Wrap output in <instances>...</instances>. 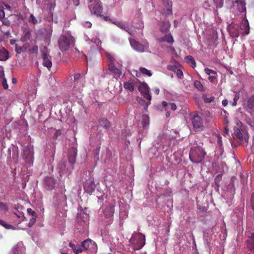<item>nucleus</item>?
<instances>
[{
	"mask_svg": "<svg viewBox=\"0 0 254 254\" xmlns=\"http://www.w3.org/2000/svg\"><path fill=\"white\" fill-rule=\"evenodd\" d=\"M83 26L85 28H90L92 26V24L89 21H85L82 23Z\"/></svg>",
	"mask_w": 254,
	"mask_h": 254,
	"instance_id": "09e8293b",
	"label": "nucleus"
},
{
	"mask_svg": "<svg viewBox=\"0 0 254 254\" xmlns=\"http://www.w3.org/2000/svg\"><path fill=\"white\" fill-rule=\"evenodd\" d=\"M15 51L17 53H20L21 52H23L21 47L16 46L15 48Z\"/></svg>",
	"mask_w": 254,
	"mask_h": 254,
	"instance_id": "0e129e2a",
	"label": "nucleus"
},
{
	"mask_svg": "<svg viewBox=\"0 0 254 254\" xmlns=\"http://www.w3.org/2000/svg\"><path fill=\"white\" fill-rule=\"evenodd\" d=\"M41 51L42 54L43 65L49 69L52 66L51 57L49 55V50L48 48L45 46L43 49H41Z\"/></svg>",
	"mask_w": 254,
	"mask_h": 254,
	"instance_id": "6e6552de",
	"label": "nucleus"
},
{
	"mask_svg": "<svg viewBox=\"0 0 254 254\" xmlns=\"http://www.w3.org/2000/svg\"><path fill=\"white\" fill-rule=\"evenodd\" d=\"M77 150L74 147H70L68 151V162L71 165H73L76 162Z\"/></svg>",
	"mask_w": 254,
	"mask_h": 254,
	"instance_id": "ddd939ff",
	"label": "nucleus"
},
{
	"mask_svg": "<svg viewBox=\"0 0 254 254\" xmlns=\"http://www.w3.org/2000/svg\"><path fill=\"white\" fill-rule=\"evenodd\" d=\"M222 180V175L220 174H219L216 176V177L215 178V183H216V185L217 186H219V182Z\"/></svg>",
	"mask_w": 254,
	"mask_h": 254,
	"instance_id": "49530a36",
	"label": "nucleus"
},
{
	"mask_svg": "<svg viewBox=\"0 0 254 254\" xmlns=\"http://www.w3.org/2000/svg\"><path fill=\"white\" fill-rule=\"evenodd\" d=\"M100 147H99L97 148V150H95L96 153L95 154V158L97 159V160H99L100 158L99 157V149Z\"/></svg>",
	"mask_w": 254,
	"mask_h": 254,
	"instance_id": "052dcab7",
	"label": "nucleus"
},
{
	"mask_svg": "<svg viewBox=\"0 0 254 254\" xmlns=\"http://www.w3.org/2000/svg\"><path fill=\"white\" fill-rule=\"evenodd\" d=\"M176 74H177V77L180 79L182 78V77L183 76V73L182 71L179 69H178L177 70Z\"/></svg>",
	"mask_w": 254,
	"mask_h": 254,
	"instance_id": "3c124183",
	"label": "nucleus"
},
{
	"mask_svg": "<svg viewBox=\"0 0 254 254\" xmlns=\"http://www.w3.org/2000/svg\"><path fill=\"white\" fill-rule=\"evenodd\" d=\"M99 123L100 126L106 129H109L111 127L110 122L105 118H101L99 120Z\"/></svg>",
	"mask_w": 254,
	"mask_h": 254,
	"instance_id": "cd10ccee",
	"label": "nucleus"
},
{
	"mask_svg": "<svg viewBox=\"0 0 254 254\" xmlns=\"http://www.w3.org/2000/svg\"><path fill=\"white\" fill-rule=\"evenodd\" d=\"M29 44L28 43H25L24 44L22 47L21 49H22L23 52H26L27 51L28 48L29 47Z\"/></svg>",
	"mask_w": 254,
	"mask_h": 254,
	"instance_id": "6e6d98bb",
	"label": "nucleus"
},
{
	"mask_svg": "<svg viewBox=\"0 0 254 254\" xmlns=\"http://www.w3.org/2000/svg\"><path fill=\"white\" fill-rule=\"evenodd\" d=\"M149 125V117L147 114H144L142 116L141 125L143 128H146Z\"/></svg>",
	"mask_w": 254,
	"mask_h": 254,
	"instance_id": "a878e982",
	"label": "nucleus"
},
{
	"mask_svg": "<svg viewBox=\"0 0 254 254\" xmlns=\"http://www.w3.org/2000/svg\"><path fill=\"white\" fill-rule=\"evenodd\" d=\"M23 158L24 161L29 164L32 165L33 162V152L29 148H25L23 150Z\"/></svg>",
	"mask_w": 254,
	"mask_h": 254,
	"instance_id": "f8f14e48",
	"label": "nucleus"
},
{
	"mask_svg": "<svg viewBox=\"0 0 254 254\" xmlns=\"http://www.w3.org/2000/svg\"><path fill=\"white\" fill-rule=\"evenodd\" d=\"M59 172L60 173V175L64 174H69L71 171L74 168L73 165H71L70 167H67L66 163L64 161H61L57 167Z\"/></svg>",
	"mask_w": 254,
	"mask_h": 254,
	"instance_id": "9b49d317",
	"label": "nucleus"
},
{
	"mask_svg": "<svg viewBox=\"0 0 254 254\" xmlns=\"http://www.w3.org/2000/svg\"><path fill=\"white\" fill-rule=\"evenodd\" d=\"M36 222V218H32V219H31L30 220V221L29 222V224H28V226L29 227H31Z\"/></svg>",
	"mask_w": 254,
	"mask_h": 254,
	"instance_id": "13d9d810",
	"label": "nucleus"
},
{
	"mask_svg": "<svg viewBox=\"0 0 254 254\" xmlns=\"http://www.w3.org/2000/svg\"><path fill=\"white\" fill-rule=\"evenodd\" d=\"M136 82L135 85L138 88V90L141 93L142 97L144 98L151 101L152 99V95L150 92V89L148 85L145 82H140L137 79L135 78Z\"/></svg>",
	"mask_w": 254,
	"mask_h": 254,
	"instance_id": "39448f33",
	"label": "nucleus"
},
{
	"mask_svg": "<svg viewBox=\"0 0 254 254\" xmlns=\"http://www.w3.org/2000/svg\"><path fill=\"white\" fill-rule=\"evenodd\" d=\"M27 213L32 215L33 217L36 216V213L34 211H33L31 208H28L27 210Z\"/></svg>",
	"mask_w": 254,
	"mask_h": 254,
	"instance_id": "8fccbe9b",
	"label": "nucleus"
},
{
	"mask_svg": "<svg viewBox=\"0 0 254 254\" xmlns=\"http://www.w3.org/2000/svg\"><path fill=\"white\" fill-rule=\"evenodd\" d=\"M239 29L243 36L248 34L250 31L248 21L247 20H243L239 26Z\"/></svg>",
	"mask_w": 254,
	"mask_h": 254,
	"instance_id": "a211bd4d",
	"label": "nucleus"
},
{
	"mask_svg": "<svg viewBox=\"0 0 254 254\" xmlns=\"http://www.w3.org/2000/svg\"><path fill=\"white\" fill-rule=\"evenodd\" d=\"M31 36V32L29 31H27L24 33V35L21 38V40L23 42H26L30 39Z\"/></svg>",
	"mask_w": 254,
	"mask_h": 254,
	"instance_id": "e433bc0d",
	"label": "nucleus"
},
{
	"mask_svg": "<svg viewBox=\"0 0 254 254\" xmlns=\"http://www.w3.org/2000/svg\"><path fill=\"white\" fill-rule=\"evenodd\" d=\"M0 225L7 229H15V227L11 225L7 224L5 222L1 219H0Z\"/></svg>",
	"mask_w": 254,
	"mask_h": 254,
	"instance_id": "f704fd0d",
	"label": "nucleus"
},
{
	"mask_svg": "<svg viewBox=\"0 0 254 254\" xmlns=\"http://www.w3.org/2000/svg\"><path fill=\"white\" fill-rule=\"evenodd\" d=\"M228 100H224L222 102V105L224 106H226L228 104Z\"/></svg>",
	"mask_w": 254,
	"mask_h": 254,
	"instance_id": "338daca9",
	"label": "nucleus"
},
{
	"mask_svg": "<svg viewBox=\"0 0 254 254\" xmlns=\"http://www.w3.org/2000/svg\"><path fill=\"white\" fill-rule=\"evenodd\" d=\"M44 187L48 190H52L55 188L56 180L50 177H47L44 180Z\"/></svg>",
	"mask_w": 254,
	"mask_h": 254,
	"instance_id": "2eb2a0df",
	"label": "nucleus"
},
{
	"mask_svg": "<svg viewBox=\"0 0 254 254\" xmlns=\"http://www.w3.org/2000/svg\"><path fill=\"white\" fill-rule=\"evenodd\" d=\"M233 6L236 4L238 11L241 13L246 11V2L245 0H231Z\"/></svg>",
	"mask_w": 254,
	"mask_h": 254,
	"instance_id": "4468645a",
	"label": "nucleus"
},
{
	"mask_svg": "<svg viewBox=\"0 0 254 254\" xmlns=\"http://www.w3.org/2000/svg\"><path fill=\"white\" fill-rule=\"evenodd\" d=\"M13 214L16 215L18 218H22L24 217V214L22 212H14Z\"/></svg>",
	"mask_w": 254,
	"mask_h": 254,
	"instance_id": "bf43d9fd",
	"label": "nucleus"
},
{
	"mask_svg": "<svg viewBox=\"0 0 254 254\" xmlns=\"http://www.w3.org/2000/svg\"><path fill=\"white\" fill-rule=\"evenodd\" d=\"M136 82V80L135 79L133 82L129 81L128 82V90L130 91H133L134 90V87H136L135 85V83Z\"/></svg>",
	"mask_w": 254,
	"mask_h": 254,
	"instance_id": "4c0bfd02",
	"label": "nucleus"
},
{
	"mask_svg": "<svg viewBox=\"0 0 254 254\" xmlns=\"http://www.w3.org/2000/svg\"><path fill=\"white\" fill-rule=\"evenodd\" d=\"M185 60L186 63L190 64L193 68L196 66V63L195 62L192 56H188L186 57Z\"/></svg>",
	"mask_w": 254,
	"mask_h": 254,
	"instance_id": "7c9ffc66",
	"label": "nucleus"
},
{
	"mask_svg": "<svg viewBox=\"0 0 254 254\" xmlns=\"http://www.w3.org/2000/svg\"><path fill=\"white\" fill-rule=\"evenodd\" d=\"M191 121L193 128L195 131H202L204 129V126L202 120L197 114L191 116Z\"/></svg>",
	"mask_w": 254,
	"mask_h": 254,
	"instance_id": "0eeeda50",
	"label": "nucleus"
},
{
	"mask_svg": "<svg viewBox=\"0 0 254 254\" xmlns=\"http://www.w3.org/2000/svg\"><path fill=\"white\" fill-rule=\"evenodd\" d=\"M239 98V94H236L235 96V97L233 99V102L232 103V105L233 106H235L237 105V102Z\"/></svg>",
	"mask_w": 254,
	"mask_h": 254,
	"instance_id": "de8ad7c7",
	"label": "nucleus"
},
{
	"mask_svg": "<svg viewBox=\"0 0 254 254\" xmlns=\"http://www.w3.org/2000/svg\"><path fill=\"white\" fill-rule=\"evenodd\" d=\"M92 13L97 15H101L103 8L101 5V2L100 0L94 2L89 6Z\"/></svg>",
	"mask_w": 254,
	"mask_h": 254,
	"instance_id": "9d476101",
	"label": "nucleus"
},
{
	"mask_svg": "<svg viewBox=\"0 0 254 254\" xmlns=\"http://www.w3.org/2000/svg\"><path fill=\"white\" fill-rule=\"evenodd\" d=\"M229 35L232 38L236 39L241 34L239 25L236 24L231 23L227 27ZM235 41H236L235 39Z\"/></svg>",
	"mask_w": 254,
	"mask_h": 254,
	"instance_id": "1a4fd4ad",
	"label": "nucleus"
},
{
	"mask_svg": "<svg viewBox=\"0 0 254 254\" xmlns=\"http://www.w3.org/2000/svg\"><path fill=\"white\" fill-rule=\"evenodd\" d=\"M216 78V75H213V74L209 75V76L208 77L209 80L211 82H214Z\"/></svg>",
	"mask_w": 254,
	"mask_h": 254,
	"instance_id": "4d7b16f0",
	"label": "nucleus"
},
{
	"mask_svg": "<svg viewBox=\"0 0 254 254\" xmlns=\"http://www.w3.org/2000/svg\"><path fill=\"white\" fill-rule=\"evenodd\" d=\"M248 108L251 110L253 109L254 107V95L250 97L247 102Z\"/></svg>",
	"mask_w": 254,
	"mask_h": 254,
	"instance_id": "72a5a7b5",
	"label": "nucleus"
},
{
	"mask_svg": "<svg viewBox=\"0 0 254 254\" xmlns=\"http://www.w3.org/2000/svg\"><path fill=\"white\" fill-rule=\"evenodd\" d=\"M203 99L206 103H211V102H212L214 100V97L213 96L207 97L206 96L203 95Z\"/></svg>",
	"mask_w": 254,
	"mask_h": 254,
	"instance_id": "37998d69",
	"label": "nucleus"
},
{
	"mask_svg": "<svg viewBox=\"0 0 254 254\" xmlns=\"http://www.w3.org/2000/svg\"><path fill=\"white\" fill-rule=\"evenodd\" d=\"M170 23L169 21H163L160 26V30L161 32L166 33L169 30Z\"/></svg>",
	"mask_w": 254,
	"mask_h": 254,
	"instance_id": "5701e85b",
	"label": "nucleus"
},
{
	"mask_svg": "<svg viewBox=\"0 0 254 254\" xmlns=\"http://www.w3.org/2000/svg\"><path fill=\"white\" fill-rule=\"evenodd\" d=\"M166 9L162 11V14L165 15L172 14V2L171 0H162Z\"/></svg>",
	"mask_w": 254,
	"mask_h": 254,
	"instance_id": "f3484780",
	"label": "nucleus"
},
{
	"mask_svg": "<svg viewBox=\"0 0 254 254\" xmlns=\"http://www.w3.org/2000/svg\"><path fill=\"white\" fill-rule=\"evenodd\" d=\"M108 69L115 78L119 77L122 74L121 70L116 67V64H110L108 66Z\"/></svg>",
	"mask_w": 254,
	"mask_h": 254,
	"instance_id": "6ab92c4d",
	"label": "nucleus"
},
{
	"mask_svg": "<svg viewBox=\"0 0 254 254\" xmlns=\"http://www.w3.org/2000/svg\"><path fill=\"white\" fill-rule=\"evenodd\" d=\"M129 41L131 48L139 53L144 52L149 48V44L146 40H143L141 43H140L134 39L131 38L129 39Z\"/></svg>",
	"mask_w": 254,
	"mask_h": 254,
	"instance_id": "20e7f679",
	"label": "nucleus"
},
{
	"mask_svg": "<svg viewBox=\"0 0 254 254\" xmlns=\"http://www.w3.org/2000/svg\"><path fill=\"white\" fill-rule=\"evenodd\" d=\"M204 71L207 74L209 75L211 74L216 75V72L215 70L209 69L208 68H205L204 69Z\"/></svg>",
	"mask_w": 254,
	"mask_h": 254,
	"instance_id": "a19ab883",
	"label": "nucleus"
},
{
	"mask_svg": "<svg viewBox=\"0 0 254 254\" xmlns=\"http://www.w3.org/2000/svg\"><path fill=\"white\" fill-rule=\"evenodd\" d=\"M251 204H252L253 209L254 211V193L252 194V196Z\"/></svg>",
	"mask_w": 254,
	"mask_h": 254,
	"instance_id": "e2e57ef3",
	"label": "nucleus"
},
{
	"mask_svg": "<svg viewBox=\"0 0 254 254\" xmlns=\"http://www.w3.org/2000/svg\"><path fill=\"white\" fill-rule=\"evenodd\" d=\"M18 249V248L17 246L13 249V254H19V253L18 252L16 253V252H18V250H17Z\"/></svg>",
	"mask_w": 254,
	"mask_h": 254,
	"instance_id": "774afa93",
	"label": "nucleus"
},
{
	"mask_svg": "<svg viewBox=\"0 0 254 254\" xmlns=\"http://www.w3.org/2000/svg\"><path fill=\"white\" fill-rule=\"evenodd\" d=\"M157 40L159 42H167L168 43H172L174 42L173 38L170 34L165 35V36L157 38Z\"/></svg>",
	"mask_w": 254,
	"mask_h": 254,
	"instance_id": "4be33fe9",
	"label": "nucleus"
},
{
	"mask_svg": "<svg viewBox=\"0 0 254 254\" xmlns=\"http://www.w3.org/2000/svg\"><path fill=\"white\" fill-rule=\"evenodd\" d=\"M247 245L250 250H254V233H252L247 241Z\"/></svg>",
	"mask_w": 254,
	"mask_h": 254,
	"instance_id": "bb28decb",
	"label": "nucleus"
},
{
	"mask_svg": "<svg viewBox=\"0 0 254 254\" xmlns=\"http://www.w3.org/2000/svg\"><path fill=\"white\" fill-rule=\"evenodd\" d=\"M4 75V72L3 71V68L0 66V77H2Z\"/></svg>",
	"mask_w": 254,
	"mask_h": 254,
	"instance_id": "69168bd1",
	"label": "nucleus"
},
{
	"mask_svg": "<svg viewBox=\"0 0 254 254\" xmlns=\"http://www.w3.org/2000/svg\"><path fill=\"white\" fill-rule=\"evenodd\" d=\"M136 72V76L139 77L140 76L141 73L144 75H147V76L150 77L152 73L150 70H148L145 67H141L139 68V71H135Z\"/></svg>",
	"mask_w": 254,
	"mask_h": 254,
	"instance_id": "412c9836",
	"label": "nucleus"
},
{
	"mask_svg": "<svg viewBox=\"0 0 254 254\" xmlns=\"http://www.w3.org/2000/svg\"><path fill=\"white\" fill-rule=\"evenodd\" d=\"M236 126L234 127V134L240 140H244L246 143L248 142L249 136L248 133H245L242 134L241 131V128L242 127V122L238 119L235 120Z\"/></svg>",
	"mask_w": 254,
	"mask_h": 254,
	"instance_id": "423d86ee",
	"label": "nucleus"
},
{
	"mask_svg": "<svg viewBox=\"0 0 254 254\" xmlns=\"http://www.w3.org/2000/svg\"><path fill=\"white\" fill-rule=\"evenodd\" d=\"M69 247L71 248L75 254H79L83 251V249L80 248L79 245H75L74 244L70 243L69 244Z\"/></svg>",
	"mask_w": 254,
	"mask_h": 254,
	"instance_id": "c85d7f7f",
	"label": "nucleus"
},
{
	"mask_svg": "<svg viewBox=\"0 0 254 254\" xmlns=\"http://www.w3.org/2000/svg\"><path fill=\"white\" fill-rule=\"evenodd\" d=\"M74 38L72 36L61 35L58 40L59 46L62 51L67 50L70 46L74 45Z\"/></svg>",
	"mask_w": 254,
	"mask_h": 254,
	"instance_id": "7ed1b4c3",
	"label": "nucleus"
},
{
	"mask_svg": "<svg viewBox=\"0 0 254 254\" xmlns=\"http://www.w3.org/2000/svg\"><path fill=\"white\" fill-rule=\"evenodd\" d=\"M137 100L138 102L139 103V104L141 106L143 107L144 110L145 111H146L148 106L150 104L151 101H149L148 100H147V99L144 98L143 97L142 98V97H138L137 98Z\"/></svg>",
	"mask_w": 254,
	"mask_h": 254,
	"instance_id": "aec40b11",
	"label": "nucleus"
},
{
	"mask_svg": "<svg viewBox=\"0 0 254 254\" xmlns=\"http://www.w3.org/2000/svg\"><path fill=\"white\" fill-rule=\"evenodd\" d=\"M74 83L76 84L78 82V80H80L82 82L81 86H83V83L85 82V75L83 73H75L74 75Z\"/></svg>",
	"mask_w": 254,
	"mask_h": 254,
	"instance_id": "393cba45",
	"label": "nucleus"
},
{
	"mask_svg": "<svg viewBox=\"0 0 254 254\" xmlns=\"http://www.w3.org/2000/svg\"><path fill=\"white\" fill-rule=\"evenodd\" d=\"M0 207L5 210H8V206L6 204L0 202Z\"/></svg>",
	"mask_w": 254,
	"mask_h": 254,
	"instance_id": "5fc2aeb1",
	"label": "nucleus"
},
{
	"mask_svg": "<svg viewBox=\"0 0 254 254\" xmlns=\"http://www.w3.org/2000/svg\"><path fill=\"white\" fill-rule=\"evenodd\" d=\"M112 22L116 25L118 27L120 28L121 29L124 30L125 31H127V27L124 24H123L121 22L117 21H112Z\"/></svg>",
	"mask_w": 254,
	"mask_h": 254,
	"instance_id": "c9c22d12",
	"label": "nucleus"
},
{
	"mask_svg": "<svg viewBox=\"0 0 254 254\" xmlns=\"http://www.w3.org/2000/svg\"><path fill=\"white\" fill-rule=\"evenodd\" d=\"M162 106L165 108V110H169V109H171L173 111H175L177 109V106L174 103L163 101L162 102Z\"/></svg>",
	"mask_w": 254,
	"mask_h": 254,
	"instance_id": "b1692460",
	"label": "nucleus"
},
{
	"mask_svg": "<svg viewBox=\"0 0 254 254\" xmlns=\"http://www.w3.org/2000/svg\"><path fill=\"white\" fill-rule=\"evenodd\" d=\"M95 187V183L92 180L86 181L84 184V189L89 194H91L94 191Z\"/></svg>",
	"mask_w": 254,
	"mask_h": 254,
	"instance_id": "dca6fc26",
	"label": "nucleus"
},
{
	"mask_svg": "<svg viewBox=\"0 0 254 254\" xmlns=\"http://www.w3.org/2000/svg\"><path fill=\"white\" fill-rule=\"evenodd\" d=\"M228 188L230 190V193L233 195L235 192V189L233 183L231 182L228 186Z\"/></svg>",
	"mask_w": 254,
	"mask_h": 254,
	"instance_id": "79ce46f5",
	"label": "nucleus"
},
{
	"mask_svg": "<svg viewBox=\"0 0 254 254\" xmlns=\"http://www.w3.org/2000/svg\"><path fill=\"white\" fill-rule=\"evenodd\" d=\"M28 21L30 23H32L33 25H35L38 23V19L32 14L30 15L29 18H28Z\"/></svg>",
	"mask_w": 254,
	"mask_h": 254,
	"instance_id": "58836bf2",
	"label": "nucleus"
},
{
	"mask_svg": "<svg viewBox=\"0 0 254 254\" xmlns=\"http://www.w3.org/2000/svg\"><path fill=\"white\" fill-rule=\"evenodd\" d=\"M106 56L108 59V65H109L110 64H116V60L114 58L113 55L109 53H106Z\"/></svg>",
	"mask_w": 254,
	"mask_h": 254,
	"instance_id": "473e14b6",
	"label": "nucleus"
},
{
	"mask_svg": "<svg viewBox=\"0 0 254 254\" xmlns=\"http://www.w3.org/2000/svg\"><path fill=\"white\" fill-rule=\"evenodd\" d=\"M129 243L133 250H139L145 245V236L140 233H134L129 240Z\"/></svg>",
	"mask_w": 254,
	"mask_h": 254,
	"instance_id": "f03ea898",
	"label": "nucleus"
},
{
	"mask_svg": "<svg viewBox=\"0 0 254 254\" xmlns=\"http://www.w3.org/2000/svg\"><path fill=\"white\" fill-rule=\"evenodd\" d=\"M206 153L203 149L199 146L192 147L189 153L190 160L195 164L201 163Z\"/></svg>",
	"mask_w": 254,
	"mask_h": 254,
	"instance_id": "f257e3e1",
	"label": "nucleus"
},
{
	"mask_svg": "<svg viewBox=\"0 0 254 254\" xmlns=\"http://www.w3.org/2000/svg\"><path fill=\"white\" fill-rule=\"evenodd\" d=\"M2 84L3 88L4 89H6L8 87V85L7 83L6 80L5 78H3L2 81Z\"/></svg>",
	"mask_w": 254,
	"mask_h": 254,
	"instance_id": "864d4df0",
	"label": "nucleus"
},
{
	"mask_svg": "<svg viewBox=\"0 0 254 254\" xmlns=\"http://www.w3.org/2000/svg\"><path fill=\"white\" fill-rule=\"evenodd\" d=\"M1 20L3 25L7 27H9L10 26V22L8 19H7V18H4V17L3 19Z\"/></svg>",
	"mask_w": 254,
	"mask_h": 254,
	"instance_id": "a18cd8bd",
	"label": "nucleus"
},
{
	"mask_svg": "<svg viewBox=\"0 0 254 254\" xmlns=\"http://www.w3.org/2000/svg\"><path fill=\"white\" fill-rule=\"evenodd\" d=\"M5 16V13L3 9H0V20L3 19Z\"/></svg>",
	"mask_w": 254,
	"mask_h": 254,
	"instance_id": "680f3d73",
	"label": "nucleus"
},
{
	"mask_svg": "<svg viewBox=\"0 0 254 254\" xmlns=\"http://www.w3.org/2000/svg\"><path fill=\"white\" fill-rule=\"evenodd\" d=\"M62 134V131L61 130H57L54 134L53 137L57 139L58 136H60Z\"/></svg>",
	"mask_w": 254,
	"mask_h": 254,
	"instance_id": "603ef678",
	"label": "nucleus"
},
{
	"mask_svg": "<svg viewBox=\"0 0 254 254\" xmlns=\"http://www.w3.org/2000/svg\"><path fill=\"white\" fill-rule=\"evenodd\" d=\"M8 58V52L4 48L0 50V61H6Z\"/></svg>",
	"mask_w": 254,
	"mask_h": 254,
	"instance_id": "c756f323",
	"label": "nucleus"
},
{
	"mask_svg": "<svg viewBox=\"0 0 254 254\" xmlns=\"http://www.w3.org/2000/svg\"><path fill=\"white\" fill-rule=\"evenodd\" d=\"M194 85L197 89L203 90V86L200 81L198 80L195 81L194 83Z\"/></svg>",
	"mask_w": 254,
	"mask_h": 254,
	"instance_id": "ea45409f",
	"label": "nucleus"
},
{
	"mask_svg": "<svg viewBox=\"0 0 254 254\" xmlns=\"http://www.w3.org/2000/svg\"><path fill=\"white\" fill-rule=\"evenodd\" d=\"M38 50V47L37 45H35L33 46L31 48L28 49V52L30 54H33L35 53H37Z\"/></svg>",
	"mask_w": 254,
	"mask_h": 254,
	"instance_id": "c03bdc74",
	"label": "nucleus"
},
{
	"mask_svg": "<svg viewBox=\"0 0 254 254\" xmlns=\"http://www.w3.org/2000/svg\"><path fill=\"white\" fill-rule=\"evenodd\" d=\"M92 245V241L90 239H87L81 243V246L85 250L88 249Z\"/></svg>",
	"mask_w": 254,
	"mask_h": 254,
	"instance_id": "2f4dec72",
	"label": "nucleus"
}]
</instances>
